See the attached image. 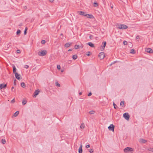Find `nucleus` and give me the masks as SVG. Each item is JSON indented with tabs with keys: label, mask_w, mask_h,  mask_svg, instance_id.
Instances as JSON below:
<instances>
[{
	"label": "nucleus",
	"mask_w": 153,
	"mask_h": 153,
	"mask_svg": "<svg viewBox=\"0 0 153 153\" xmlns=\"http://www.w3.org/2000/svg\"><path fill=\"white\" fill-rule=\"evenodd\" d=\"M77 56L76 55H73L72 56L73 59L74 60L76 59H77Z\"/></svg>",
	"instance_id": "obj_23"
},
{
	"label": "nucleus",
	"mask_w": 153,
	"mask_h": 153,
	"mask_svg": "<svg viewBox=\"0 0 153 153\" xmlns=\"http://www.w3.org/2000/svg\"><path fill=\"white\" fill-rule=\"evenodd\" d=\"M15 102V100L14 98L13 100H12L11 101V103H14Z\"/></svg>",
	"instance_id": "obj_37"
},
{
	"label": "nucleus",
	"mask_w": 153,
	"mask_h": 153,
	"mask_svg": "<svg viewBox=\"0 0 153 153\" xmlns=\"http://www.w3.org/2000/svg\"><path fill=\"white\" fill-rule=\"evenodd\" d=\"M85 16L87 18L89 19H93L94 18V16L93 15L91 14H86L85 15Z\"/></svg>",
	"instance_id": "obj_10"
},
{
	"label": "nucleus",
	"mask_w": 153,
	"mask_h": 153,
	"mask_svg": "<svg viewBox=\"0 0 153 153\" xmlns=\"http://www.w3.org/2000/svg\"><path fill=\"white\" fill-rule=\"evenodd\" d=\"M94 7H97L98 5V4L97 2H94Z\"/></svg>",
	"instance_id": "obj_31"
},
{
	"label": "nucleus",
	"mask_w": 153,
	"mask_h": 153,
	"mask_svg": "<svg viewBox=\"0 0 153 153\" xmlns=\"http://www.w3.org/2000/svg\"><path fill=\"white\" fill-rule=\"evenodd\" d=\"M17 51V52L18 53H20L21 52H20V51L19 50H17L16 51Z\"/></svg>",
	"instance_id": "obj_43"
},
{
	"label": "nucleus",
	"mask_w": 153,
	"mask_h": 153,
	"mask_svg": "<svg viewBox=\"0 0 153 153\" xmlns=\"http://www.w3.org/2000/svg\"><path fill=\"white\" fill-rule=\"evenodd\" d=\"M1 132V131L0 130V132Z\"/></svg>",
	"instance_id": "obj_58"
},
{
	"label": "nucleus",
	"mask_w": 153,
	"mask_h": 153,
	"mask_svg": "<svg viewBox=\"0 0 153 153\" xmlns=\"http://www.w3.org/2000/svg\"><path fill=\"white\" fill-rule=\"evenodd\" d=\"M27 101L25 99H23L22 101V103L23 105H25L27 103Z\"/></svg>",
	"instance_id": "obj_21"
},
{
	"label": "nucleus",
	"mask_w": 153,
	"mask_h": 153,
	"mask_svg": "<svg viewBox=\"0 0 153 153\" xmlns=\"http://www.w3.org/2000/svg\"><path fill=\"white\" fill-rule=\"evenodd\" d=\"M56 85L58 87H60V85L57 82H56Z\"/></svg>",
	"instance_id": "obj_33"
},
{
	"label": "nucleus",
	"mask_w": 153,
	"mask_h": 153,
	"mask_svg": "<svg viewBox=\"0 0 153 153\" xmlns=\"http://www.w3.org/2000/svg\"><path fill=\"white\" fill-rule=\"evenodd\" d=\"M61 72H62L63 71V70H62L61 71Z\"/></svg>",
	"instance_id": "obj_53"
},
{
	"label": "nucleus",
	"mask_w": 153,
	"mask_h": 153,
	"mask_svg": "<svg viewBox=\"0 0 153 153\" xmlns=\"http://www.w3.org/2000/svg\"><path fill=\"white\" fill-rule=\"evenodd\" d=\"M21 86L23 88H25V85L24 82H22L21 83Z\"/></svg>",
	"instance_id": "obj_26"
},
{
	"label": "nucleus",
	"mask_w": 153,
	"mask_h": 153,
	"mask_svg": "<svg viewBox=\"0 0 153 153\" xmlns=\"http://www.w3.org/2000/svg\"><path fill=\"white\" fill-rule=\"evenodd\" d=\"M89 152L91 153H92L93 152L94 150L93 149H91L89 150Z\"/></svg>",
	"instance_id": "obj_41"
},
{
	"label": "nucleus",
	"mask_w": 153,
	"mask_h": 153,
	"mask_svg": "<svg viewBox=\"0 0 153 153\" xmlns=\"http://www.w3.org/2000/svg\"><path fill=\"white\" fill-rule=\"evenodd\" d=\"M135 53L134 50V49H131L130 50V53L132 54H134Z\"/></svg>",
	"instance_id": "obj_22"
},
{
	"label": "nucleus",
	"mask_w": 153,
	"mask_h": 153,
	"mask_svg": "<svg viewBox=\"0 0 153 153\" xmlns=\"http://www.w3.org/2000/svg\"><path fill=\"white\" fill-rule=\"evenodd\" d=\"M13 74H15V73H17L16 72V68L15 66L14 65H13Z\"/></svg>",
	"instance_id": "obj_16"
},
{
	"label": "nucleus",
	"mask_w": 153,
	"mask_h": 153,
	"mask_svg": "<svg viewBox=\"0 0 153 153\" xmlns=\"http://www.w3.org/2000/svg\"><path fill=\"white\" fill-rule=\"evenodd\" d=\"M125 152L127 153L129 152L132 153L134 151V149L131 148L127 147L124 149Z\"/></svg>",
	"instance_id": "obj_1"
},
{
	"label": "nucleus",
	"mask_w": 153,
	"mask_h": 153,
	"mask_svg": "<svg viewBox=\"0 0 153 153\" xmlns=\"http://www.w3.org/2000/svg\"><path fill=\"white\" fill-rule=\"evenodd\" d=\"M145 51L147 52L151 53H153V50L149 48H146Z\"/></svg>",
	"instance_id": "obj_9"
},
{
	"label": "nucleus",
	"mask_w": 153,
	"mask_h": 153,
	"mask_svg": "<svg viewBox=\"0 0 153 153\" xmlns=\"http://www.w3.org/2000/svg\"><path fill=\"white\" fill-rule=\"evenodd\" d=\"M137 39H139L140 38V36H137L136 37Z\"/></svg>",
	"instance_id": "obj_48"
},
{
	"label": "nucleus",
	"mask_w": 153,
	"mask_h": 153,
	"mask_svg": "<svg viewBox=\"0 0 153 153\" xmlns=\"http://www.w3.org/2000/svg\"><path fill=\"white\" fill-rule=\"evenodd\" d=\"M111 8H113V7H111Z\"/></svg>",
	"instance_id": "obj_57"
},
{
	"label": "nucleus",
	"mask_w": 153,
	"mask_h": 153,
	"mask_svg": "<svg viewBox=\"0 0 153 153\" xmlns=\"http://www.w3.org/2000/svg\"><path fill=\"white\" fill-rule=\"evenodd\" d=\"M27 27H26V28H25V30L24 31V33L25 35L26 34V33H27Z\"/></svg>",
	"instance_id": "obj_32"
},
{
	"label": "nucleus",
	"mask_w": 153,
	"mask_h": 153,
	"mask_svg": "<svg viewBox=\"0 0 153 153\" xmlns=\"http://www.w3.org/2000/svg\"><path fill=\"white\" fill-rule=\"evenodd\" d=\"M1 142L3 144H4L6 143V140L4 139H2L1 140Z\"/></svg>",
	"instance_id": "obj_30"
},
{
	"label": "nucleus",
	"mask_w": 153,
	"mask_h": 153,
	"mask_svg": "<svg viewBox=\"0 0 153 153\" xmlns=\"http://www.w3.org/2000/svg\"><path fill=\"white\" fill-rule=\"evenodd\" d=\"M120 105L122 106H123L124 105V101H121L120 103Z\"/></svg>",
	"instance_id": "obj_25"
},
{
	"label": "nucleus",
	"mask_w": 153,
	"mask_h": 153,
	"mask_svg": "<svg viewBox=\"0 0 153 153\" xmlns=\"http://www.w3.org/2000/svg\"><path fill=\"white\" fill-rule=\"evenodd\" d=\"M15 75L16 78L18 80H20L21 79V75L18 73H15Z\"/></svg>",
	"instance_id": "obj_7"
},
{
	"label": "nucleus",
	"mask_w": 153,
	"mask_h": 153,
	"mask_svg": "<svg viewBox=\"0 0 153 153\" xmlns=\"http://www.w3.org/2000/svg\"><path fill=\"white\" fill-rule=\"evenodd\" d=\"M140 141L142 143H145L147 142V141L143 139H141L140 140Z\"/></svg>",
	"instance_id": "obj_18"
},
{
	"label": "nucleus",
	"mask_w": 153,
	"mask_h": 153,
	"mask_svg": "<svg viewBox=\"0 0 153 153\" xmlns=\"http://www.w3.org/2000/svg\"><path fill=\"white\" fill-rule=\"evenodd\" d=\"M29 67V66L27 65H25L24 66V68H25L27 69Z\"/></svg>",
	"instance_id": "obj_40"
},
{
	"label": "nucleus",
	"mask_w": 153,
	"mask_h": 153,
	"mask_svg": "<svg viewBox=\"0 0 153 153\" xmlns=\"http://www.w3.org/2000/svg\"><path fill=\"white\" fill-rule=\"evenodd\" d=\"M60 35H61V36H62L63 35V34L62 33H61V34H60Z\"/></svg>",
	"instance_id": "obj_54"
},
{
	"label": "nucleus",
	"mask_w": 153,
	"mask_h": 153,
	"mask_svg": "<svg viewBox=\"0 0 153 153\" xmlns=\"http://www.w3.org/2000/svg\"><path fill=\"white\" fill-rule=\"evenodd\" d=\"M93 37V36L92 35H90V36H89V38L90 39H92V38Z\"/></svg>",
	"instance_id": "obj_46"
},
{
	"label": "nucleus",
	"mask_w": 153,
	"mask_h": 153,
	"mask_svg": "<svg viewBox=\"0 0 153 153\" xmlns=\"http://www.w3.org/2000/svg\"><path fill=\"white\" fill-rule=\"evenodd\" d=\"M21 33V31L20 30H18L16 32V34L18 35H19Z\"/></svg>",
	"instance_id": "obj_27"
},
{
	"label": "nucleus",
	"mask_w": 153,
	"mask_h": 153,
	"mask_svg": "<svg viewBox=\"0 0 153 153\" xmlns=\"http://www.w3.org/2000/svg\"><path fill=\"white\" fill-rule=\"evenodd\" d=\"M80 128L82 129H83L85 128V126L84 123H82L80 126Z\"/></svg>",
	"instance_id": "obj_17"
},
{
	"label": "nucleus",
	"mask_w": 153,
	"mask_h": 153,
	"mask_svg": "<svg viewBox=\"0 0 153 153\" xmlns=\"http://www.w3.org/2000/svg\"><path fill=\"white\" fill-rule=\"evenodd\" d=\"M16 79H15L14 80V85H16Z\"/></svg>",
	"instance_id": "obj_44"
},
{
	"label": "nucleus",
	"mask_w": 153,
	"mask_h": 153,
	"mask_svg": "<svg viewBox=\"0 0 153 153\" xmlns=\"http://www.w3.org/2000/svg\"><path fill=\"white\" fill-rule=\"evenodd\" d=\"M22 23H21L19 24V26H22Z\"/></svg>",
	"instance_id": "obj_49"
},
{
	"label": "nucleus",
	"mask_w": 153,
	"mask_h": 153,
	"mask_svg": "<svg viewBox=\"0 0 153 153\" xmlns=\"http://www.w3.org/2000/svg\"><path fill=\"white\" fill-rule=\"evenodd\" d=\"M108 128L110 131H111L113 132L114 131V126L113 124H111L108 127Z\"/></svg>",
	"instance_id": "obj_6"
},
{
	"label": "nucleus",
	"mask_w": 153,
	"mask_h": 153,
	"mask_svg": "<svg viewBox=\"0 0 153 153\" xmlns=\"http://www.w3.org/2000/svg\"><path fill=\"white\" fill-rule=\"evenodd\" d=\"M123 117L127 120H129L130 116L128 113H126L123 114Z\"/></svg>",
	"instance_id": "obj_4"
},
{
	"label": "nucleus",
	"mask_w": 153,
	"mask_h": 153,
	"mask_svg": "<svg viewBox=\"0 0 153 153\" xmlns=\"http://www.w3.org/2000/svg\"><path fill=\"white\" fill-rule=\"evenodd\" d=\"M14 89V87H12L11 88V90L12 91H15V90H14V91H13V89Z\"/></svg>",
	"instance_id": "obj_47"
},
{
	"label": "nucleus",
	"mask_w": 153,
	"mask_h": 153,
	"mask_svg": "<svg viewBox=\"0 0 153 153\" xmlns=\"http://www.w3.org/2000/svg\"><path fill=\"white\" fill-rule=\"evenodd\" d=\"M149 150L153 152V148H150L149 149Z\"/></svg>",
	"instance_id": "obj_35"
},
{
	"label": "nucleus",
	"mask_w": 153,
	"mask_h": 153,
	"mask_svg": "<svg viewBox=\"0 0 153 153\" xmlns=\"http://www.w3.org/2000/svg\"><path fill=\"white\" fill-rule=\"evenodd\" d=\"M71 44V43H67L65 45V47L68 48L69 47Z\"/></svg>",
	"instance_id": "obj_15"
},
{
	"label": "nucleus",
	"mask_w": 153,
	"mask_h": 153,
	"mask_svg": "<svg viewBox=\"0 0 153 153\" xmlns=\"http://www.w3.org/2000/svg\"><path fill=\"white\" fill-rule=\"evenodd\" d=\"M51 2H52L54 1V0H49Z\"/></svg>",
	"instance_id": "obj_50"
},
{
	"label": "nucleus",
	"mask_w": 153,
	"mask_h": 153,
	"mask_svg": "<svg viewBox=\"0 0 153 153\" xmlns=\"http://www.w3.org/2000/svg\"><path fill=\"white\" fill-rule=\"evenodd\" d=\"M19 112L18 111H16L13 114V116L14 117H16L19 114Z\"/></svg>",
	"instance_id": "obj_20"
},
{
	"label": "nucleus",
	"mask_w": 153,
	"mask_h": 153,
	"mask_svg": "<svg viewBox=\"0 0 153 153\" xmlns=\"http://www.w3.org/2000/svg\"><path fill=\"white\" fill-rule=\"evenodd\" d=\"M92 95V94L91 92H90L88 94V96H90L91 95Z\"/></svg>",
	"instance_id": "obj_45"
},
{
	"label": "nucleus",
	"mask_w": 153,
	"mask_h": 153,
	"mask_svg": "<svg viewBox=\"0 0 153 153\" xmlns=\"http://www.w3.org/2000/svg\"><path fill=\"white\" fill-rule=\"evenodd\" d=\"M82 145L81 144L80 145L79 148V153H82Z\"/></svg>",
	"instance_id": "obj_12"
},
{
	"label": "nucleus",
	"mask_w": 153,
	"mask_h": 153,
	"mask_svg": "<svg viewBox=\"0 0 153 153\" xmlns=\"http://www.w3.org/2000/svg\"><path fill=\"white\" fill-rule=\"evenodd\" d=\"M47 53V51L46 50L41 51L40 52L38 53V55L39 56H45Z\"/></svg>",
	"instance_id": "obj_3"
},
{
	"label": "nucleus",
	"mask_w": 153,
	"mask_h": 153,
	"mask_svg": "<svg viewBox=\"0 0 153 153\" xmlns=\"http://www.w3.org/2000/svg\"><path fill=\"white\" fill-rule=\"evenodd\" d=\"M85 147L86 148H88L90 147V146L89 145H88L86 146Z\"/></svg>",
	"instance_id": "obj_42"
},
{
	"label": "nucleus",
	"mask_w": 153,
	"mask_h": 153,
	"mask_svg": "<svg viewBox=\"0 0 153 153\" xmlns=\"http://www.w3.org/2000/svg\"><path fill=\"white\" fill-rule=\"evenodd\" d=\"M117 28L120 29H127L128 28V27L125 25L122 24L118 25Z\"/></svg>",
	"instance_id": "obj_2"
},
{
	"label": "nucleus",
	"mask_w": 153,
	"mask_h": 153,
	"mask_svg": "<svg viewBox=\"0 0 153 153\" xmlns=\"http://www.w3.org/2000/svg\"><path fill=\"white\" fill-rule=\"evenodd\" d=\"M79 45H75L74 46V48L76 49H78L79 48Z\"/></svg>",
	"instance_id": "obj_29"
},
{
	"label": "nucleus",
	"mask_w": 153,
	"mask_h": 153,
	"mask_svg": "<svg viewBox=\"0 0 153 153\" xmlns=\"http://www.w3.org/2000/svg\"><path fill=\"white\" fill-rule=\"evenodd\" d=\"M88 45L90 46L91 47H92V48H94L95 47V46H94V44H93V43H92V42H88V43H87Z\"/></svg>",
	"instance_id": "obj_13"
},
{
	"label": "nucleus",
	"mask_w": 153,
	"mask_h": 153,
	"mask_svg": "<svg viewBox=\"0 0 153 153\" xmlns=\"http://www.w3.org/2000/svg\"><path fill=\"white\" fill-rule=\"evenodd\" d=\"M72 49H69V50H68V51H72Z\"/></svg>",
	"instance_id": "obj_51"
},
{
	"label": "nucleus",
	"mask_w": 153,
	"mask_h": 153,
	"mask_svg": "<svg viewBox=\"0 0 153 153\" xmlns=\"http://www.w3.org/2000/svg\"><path fill=\"white\" fill-rule=\"evenodd\" d=\"M77 13L79 15L83 16H85V15H86V12H83L82 11H78Z\"/></svg>",
	"instance_id": "obj_8"
},
{
	"label": "nucleus",
	"mask_w": 153,
	"mask_h": 153,
	"mask_svg": "<svg viewBox=\"0 0 153 153\" xmlns=\"http://www.w3.org/2000/svg\"><path fill=\"white\" fill-rule=\"evenodd\" d=\"M112 64H111L110 65H112Z\"/></svg>",
	"instance_id": "obj_56"
},
{
	"label": "nucleus",
	"mask_w": 153,
	"mask_h": 153,
	"mask_svg": "<svg viewBox=\"0 0 153 153\" xmlns=\"http://www.w3.org/2000/svg\"><path fill=\"white\" fill-rule=\"evenodd\" d=\"M113 105L114 106V108L115 109H116V107H117V106L116 105L114 102L113 103Z\"/></svg>",
	"instance_id": "obj_36"
},
{
	"label": "nucleus",
	"mask_w": 153,
	"mask_h": 153,
	"mask_svg": "<svg viewBox=\"0 0 153 153\" xmlns=\"http://www.w3.org/2000/svg\"><path fill=\"white\" fill-rule=\"evenodd\" d=\"M95 112L94 111L92 110L90 111L89 112V113L90 114H94L95 113Z\"/></svg>",
	"instance_id": "obj_24"
},
{
	"label": "nucleus",
	"mask_w": 153,
	"mask_h": 153,
	"mask_svg": "<svg viewBox=\"0 0 153 153\" xmlns=\"http://www.w3.org/2000/svg\"><path fill=\"white\" fill-rule=\"evenodd\" d=\"M39 91L38 90H36L34 92V97H36V96L39 94Z\"/></svg>",
	"instance_id": "obj_14"
},
{
	"label": "nucleus",
	"mask_w": 153,
	"mask_h": 153,
	"mask_svg": "<svg viewBox=\"0 0 153 153\" xmlns=\"http://www.w3.org/2000/svg\"><path fill=\"white\" fill-rule=\"evenodd\" d=\"M7 87V84H0V89H1L3 88H5Z\"/></svg>",
	"instance_id": "obj_11"
},
{
	"label": "nucleus",
	"mask_w": 153,
	"mask_h": 153,
	"mask_svg": "<svg viewBox=\"0 0 153 153\" xmlns=\"http://www.w3.org/2000/svg\"><path fill=\"white\" fill-rule=\"evenodd\" d=\"M102 44L103 45V46H102V50H103L104 49V48H105V47L106 44V42H102Z\"/></svg>",
	"instance_id": "obj_19"
},
{
	"label": "nucleus",
	"mask_w": 153,
	"mask_h": 153,
	"mask_svg": "<svg viewBox=\"0 0 153 153\" xmlns=\"http://www.w3.org/2000/svg\"><path fill=\"white\" fill-rule=\"evenodd\" d=\"M41 43L42 44H45V40H42L41 41Z\"/></svg>",
	"instance_id": "obj_38"
},
{
	"label": "nucleus",
	"mask_w": 153,
	"mask_h": 153,
	"mask_svg": "<svg viewBox=\"0 0 153 153\" xmlns=\"http://www.w3.org/2000/svg\"><path fill=\"white\" fill-rule=\"evenodd\" d=\"M57 68L59 70L60 69V65H57Z\"/></svg>",
	"instance_id": "obj_39"
},
{
	"label": "nucleus",
	"mask_w": 153,
	"mask_h": 153,
	"mask_svg": "<svg viewBox=\"0 0 153 153\" xmlns=\"http://www.w3.org/2000/svg\"><path fill=\"white\" fill-rule=\"evenodd\" d=\"M83 47V45H82V46H81V48H82Z\"/></svg>",
	"instance_id": "obj_55"
},
{
	"label": "nucleus",
	"mask_w": 153,
	"mask_h": 153,
	"mask_svg": "<svg viewBox=\"0 0 153 153\" xmlns=\"http://www.w3.org/2000/svg\"><path fill=\"white\" fill-rule=\"evenodd\" d=\"M82 94V92H80L79 93V95H81Z\"/></svg>",
	"instance_id": "obj_52"
},
{
	"label": "nucleus",
	"mask_w": 153,
	"mask_h": 153,
	"mask_svg": "<svg viewBox=\"0 0 153 153\" xmlns=\"http://www.w3.org/2000/svg\"><path fill=\"white\" fill-rule=\"evenodd\" d=\"M123 44L124 45H126L127 44V42L126 41H123Z\"/></svg>",
	"instance_id": "obj_34"
},
{
	"label": "nucleus",
	"mask_w": 153,
	"mask_h": 153,
	"mask_svg": "<svg viewBox=\"0 0 153 153\" xmlns=\"http://www.w3.org/2000/svg\"><path fill=\"white\" fill-rule=\"evenodd\" d=\"M91 53L90 52L88 51L87 52L86 55L87 56H90V55H91Z\"/></svg>",
	"instance_id": "obj_28"
},
{
	"label": "nucleus",
	"mask_w": 153,
	"mask_h": 153,
	"mask_svg": "<svg viewBox=\"0 0 153 153\" xmlns=\"http://www.w3.org/2000/svg\"><path fill=\"white\" fill-rule=\"evenodd\" d=\"M105 56V54L104 52H101L99 54V57L101 59H103Z\"/></svg>",
	"instance_id": "obj_5"
}]
</instances>
